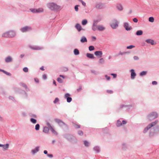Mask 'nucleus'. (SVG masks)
<instances>
[{
  "label": "nucleus",
  "instance_id": "nucleus-1",
  "mask_svg": "<svg viewBox=\"0 0 159 159\" xmlns=\"http://www.w3.org/2000/svg\"><path fill=\"white\" fill-rule=\"evenodd\" d=\"M16 32L13 30L5 31L2 34V37L5 38H13L16 36Z\"/></svg>",
  "mask_w": 159,
  "mask_h": 159
},
{
  "label": "nucleus",
  "instance_id": "nucleus-2",
  "mask_svg": "<svg viewBox=\"0 0 159 159\" xmlns=\"http://www.w3.org/2000/svg\"><path fill=\"white\" fill-rule=\"evenodd\" d=\"M47 7L51 11H57L61 8L60 6L53 2H50L47 3Z\"/></svg>",
  "mask_w": 159,
  "mask_h": 159
},
{
  "label": "nucleus",
  "instance_id": "nucleus-3",
  "mask_svg": "<svg viewBox=\"0 0 159 159\" xmlns=\"http://www.w3.org/2000/svg\"><path fill=\"white\" fill-rule=\"evenodd\" d=\"M158 117V114L157 112L152 111L147 116V118L148 120L152 121L155 119L157 118Z\"/></svg>",
  "mask_w": 159,
  "mask_h": 159
},
{
  "label": "nucleus",
  "instance_id": "nucleus-4",
  "mask_svg": "<svg viewBox=\"0 0 159 159\" xmlns=\"http://www.w3.org/2000/svg\"><path fill=\"white\" fill-rule=\"evenodd\" d=\"M158 122V120H156L153 122H152L149 124L147 127L144 129L143 132L145 133L147 132L148 130L151 128L156 125Z\"/></svg>",
  "mask_w": 159,
  "mask_h": 159
},
{
  "label": "nucleus",
  "instance_id": "nucleus-5",
  "mask_svg": "<svg viewBox=\"0 0 159 159\" xmlns=\"http://www.w3.org/2000/svg\"><path fill=\"white\" fill-rule=\"evenodd\" d=\"M119 23L117 20L114 19L111 20L110 25L112 29H116L118 27Z\"/></svg>",
  "mask_w": 159,
  "mask_h": 159
},
{
  "label": "nucleus",
  "instance_id": "nucleus-6",
  "mask_svg": "<svg viewBox=\"0 0 159 159\" xmlns=\"http://www.w3.org/2000/svg\"><path fill=\"white\" fill-rule=\"evenodd\" d=\"M30 11L33 13H42L43 12L44 10L42 8H30Z\"/></svg>",
  "mask_w": 159,
  "mask_h": 159
},
{
  "label": "nucleus",
  "instance_id": "nucleus-7",
  "mask_svg": "<svg viewBox=\"0 0 159 159\" xmlns=\"http://www.w3.org/2000/svg\"><path fill=\"white\" fill-rule=\"evenodd\" d=\"M32 28L30 26H25L21 28L20 30L22 33H26L32 30Z\"/></svg>",
  "mask_w": 159,
  "mask_h": 159
},
{
  "label": "nucleus",
  "instance_id": "nucleus-8",
  "mask_svg": "<svg viewBox=\"0 0 159 159\" xmlns=\"http://www.w3.org/2000/svg\"><path fill=\"white\" fill-rule=\"evenodd\" d=\"M116 10L119 12L122 11L124 9L123 5L120 3H117L116 5Z\"/></svg>",
  "mask_w": 159,
  "mask_h": 159
},
{
  "label": "nucleus",
  "instance_id": "nucleus-9",
  "mask_svg": "<svg viewBox=\"0 0 159 159\" xmlns=\"http://www.w3.org/2000/svg\"><path fill=\"white\" fill-rule=\"evenodd\" d=\"M123 26L125 29L127 31L132 30V27L130 26L129 24L127 22H125L123 23Z\"/></svg>",
  "mask_w": 159,
  "mask_h": 159
},
{
  "label": "nucleus",
  "instance_id": "nucleus-10",
  "mask_svg": "<svg viewBox=\"0 0 159 159\" xmlns=\"http://www.w3.org/2000/svg\"><path fill=\"white\" fill-rule=\"evenodd\" d=\"M28 46L30 48L33 50H40L43 49L42 47H39L37 46L29 45Z\"/></svg>",
  "mask_w": 159,
  "mask_h": 159
},
{
  "label": "nucleus",
  "instance_id": "nucleus-11",
  "mask_svg": "<svg viewBox=\"0 0 159 159\" xmlns=\"http://www.w3.org/2000/svg\"><path fill=\"white\" fill-rule=\"evenodd\" d=\"M95 7L98 9H102L105 7L104 5L102 3H98L95 5Z\"/></svg>",
  "mask_w": 159,
  "mask_h": 159
},
{
  "label": "nucleus",
  "instance_id": "nucleus-12",
  "mask_svg": "<svg viewBox=\"0 0 159 159\" xmlns=\"http://www.w3.org/2000/svg\"><path fill=\"white\" fill-rule=\"evenodd\" d=\"M70 95L69 93H66L65 94V98L67 99V101L68 102H70L72 101V98L70 97Z\"/></svg>",
  "mask_w": 159,
  "mask_h": 159
},
{
  "label": "nucleus",
  "instance_id": "nucleus-13",
  "mask_svg": "<svg viewBox=\"0 0 159 159\" xmlns=\"http://www.w3.org/2000/svg\"><path fill=\"white\" fill-rule=\"evenodd\" d=\"M75 27L78 32H80L81 30H84L82 28L81 25L79 24H76Z\"/></svg>",
  "mask_w": 159,
  "mask_h": 159
},
{
  "label": "nucleus",
  "instance_id": "nucleus-14",
  "mask_svg": "<svg viewBox=\"0 0 159 159\" xmlns=\"http://www.w3.org/2000/svg\"><path fill=\"white\" fill-rule=\"evenodd\" d=\"M131 74V78L132 79H134L135 78L136 74L134 71V69H131L130 70Z\"/></svg>",
  "mask_w": 159,
  "mask_h": 159
},
{
  "label": "nucleus",
  "instance_id": "nucleus-15",
  "mask_svg": "<svg viewBox=\"0 0 159 159\" xmlns=\"http://www.w3.org/2000/svg\"><path fill=\"white\" fill-rule=\"evenodd\" d=\"M39 147L37 146L31 150V152L33 154H35L39 152Z\"/></svg>",
  "mask_w": 159,
  "mask_h": 159
},
{
  "label": "nucleus",
  "instance_id": "nucleus-16",
  "mask_svg": "<svg viewBox=\"0 0 159 159\" xmlns=\"http://www.w3.org/2000/svg\"><path fill=\"white\" fill-rule=\"evenodd\" d=\"M106 29L105 26L102 25H99L98 26V30L100 31H102Z\"/></svg>",
  "mask_w": 159,
  "mask_h": 159
},
{
  "label": "nucleus",
  "instance_id": "nucleus-17",
  "mask_svg": "<svg viewBox=\"0 0 159 159\" xmlns=\"http://www.w3.org/2000/svg\"><path fill=\"white\" fill-rule=\"evenodd\" d=\"M9 144L8 143L4 145L0 144V147H2L3 149L5 150H7L9 148Z\"/></svg>",
  "mask_w": 159,
  "mask_h": 159
},
{
  "label": "nucleus",
  "instance_id": "nucleus-18",
  "mask_svg": "<svg viewBox=\"0 0 159 159\" xmlns=\"http://www.w3.org/2000/svg\"><path fill=\"white\" fill-rule=\"evenodd\" d=\"M145 42L148 43H150L151 45H154L155 43L153 40L151 39H148L145 40Z\"/></svg>",
  "mask_w": 159,
  "mask_h": 159
},
{
  "label": "nucleus",
  "instance_id": "nucleus-19",
  "mask_svg": "<svg viewBox=\"0 0 159 159\" xmlns=\"http://www.w3.org/2000/svg\"><path fill=\"white\" fill-rule=\"evenodd\" d=\"M80 41L81 43H83L87 42V38L85 36H83L80 39Z\"/></svg>",
  "mask_w": 159,
  "mask_h": 159
},
{
  "label": "nucleus",
  "instance_id": "nucleus-20",
  "mask_svg": "<svg viewBox=\"0 0 159 159\" xmlns=\"http://www.w3.org/2000/svg\"><path fill=\"white\" fill-rule=\"evenodd\" d=\"M94 54L96 56H99L101 57L102 55V52L101 51H97L95 52Z\"/></svg>",
  "mask_w": 159,
  "mask_h": 159
},
{
  "label": "nucleus",
  "instance_id": "nucleus-21",
  "mask_svg": "<svg viewBox=\"0 0 159 159\" xmlns=\"http://www.w3.org/2000/svg\"><path fill=\"white\" fill-rule=\"evenodd\" d=\"M93 149L97 153H99L100 152V148L98 146L94 147L93 148Z\"/></svg>",
  "mask_w": 159,
  "mask_h": 159
},
{
  "label": "nucleus",
  "instance_id": "nucleus-22",
  "mask_svg": "<svg viewBox=\"0 0 159 159\" xmlns=\"http://www.w3.org/2000/svg\"><path fill=\"white\" fill-rule=\"evenodd\" d=\"M92 29L93 31H95L97 29L98 30V26L97 25L96 23L94 22L93 24L92 27Z\"/></svg>",
  "mask_w": 159,
  "mask_h": 159
},
{
  "label": "nucleus",
  "instance_id": "nucleus-23",
  "mask_svg": "<svg viewBox=\"0 0 159 159\" xmlns=\"http://www.w3.org/2000/svg\"><path fill=\"white\" fill-rule=\"evenodd\" d=\"M12 61V58L10 56L7 57L5 59V61L6 63L11 62Z\"/></svg>",
  "mask_w": 159,
  "mask_h": 159
},
{
  "label": "nucleus",
  "instance_id": "nucleus-24",
  "mask_svg": "<svg viewBox=\"0 0 159 159\" xmlns=\"http://www.w3.org/2000/svg\"><path fill=\"white\" fill-rule=\"evenodd\" d=\"M121 148L123 150H126L127 148V144L125 143H123L121 145Z\"/></svg>",
  "mask_w": 159,
  "mask_h": 159
},
{
  "label": "nucleus",
  "instance_id": "nucleus-25",
  "mask_svg": "<svg viewBox=\"0 0 159 159\" xmlns=\"http://www.w3.org/2000/svg\"><path fill=\"white\" fill-rule=\"evenodd\" d=\"M86 56L87 57L91 59H94V57L93 56V55L91 53H87L86 54Z\"/></svg>",
  "mask_w": 159,
  "mask_h": 159
},
{
  "label": "nucleus",
  "instance_id": "nucleus-26",
  "mask_svg": "<svg viewBox=\"0 0 159 159\" xmlns=\"http://www.w3.org/2000/svg\"><path fill=\"white\" fill-rule=\"evenodd\" d=\"M143 34V31L142 30H139L136 32V35L137 36L142 35Z\"/></svg>",
  "mask_w": 159,
  "mask_h": 159
},
{
  "label": "nucleus",
  "instance_id": "nucleus-27",
  "mask_svg": "<svg viewBox=\"0 0 159 159\" xmlns=\"http://www.w3.org/2000/svg\"><path fill=\"white\" fill-rule=\"evenodd\" d=\"M49 129L46 127H43V132L45 133H48L49 132Z\"/></svg>",
  "mask_w": 159,
  "mask_h": 159
},
{
  "label": "nucleus",
  "instance_id": "nucleus-28",
  "mask_svg": "<svg viewBox=\"0 0 159 159\" xmlns=\"http://www.w3.org/2000/svg\"><path fill=\"white\" fill-rule=\"evenodd\" d=\"M147 73V71H142L140 73L139 75L140 76H143L146 75Z\"/></svg>",
  "mask_w": 159,
  "mask_h": 159
},
{
  "label": "nucleus",
  "instance_id": "nucleus-29",
  "mask_svg": "<svg viewBox=\"0 0 159 159\" xmlns=\"http://www.w3.org/2000/svg\"><path fill=\"white\" fill-rule=\"evenodd\" d=\"M74 53L75 55H78L80 53L79 50L77 49H75L74 50Z\"/></svg>",
  "mask_w": 159,
  "mask_h": 159
},
{
  "label": "nucleus",
  "instance_id": "nucleus-30",
  "mask_svg": "<svg viewBox=\"0 0 159 159\" xmlns=\"http://www.w3.org/2000/svg\"><path fill=\"white\" fill-rule=\"evenodd\" d=\"M104 60L103 58H100L98 61V63L100 64H102L104 63Z\"/></svg>",
  "mask_w": 159,
  "mask_h": 159
},
{
  "label": "nucleus",
  "instance_id": "nucleus-31",
  "mask_svg": "<svg viewBox=\"0 0 159 159\" xmlns=\"http://www.w3.org/2000/svg\"><path fill=\"white\" fill-rule=\"evenodd\" d=\"M84 143L85 146L86 147H88L89 145V142L87 140L84 141Z\"/></svg>",
  "mask_w": 159,
  "mask_h": 159
},
{
  "label": "nucleus",
  "instance_id": "nucleus-32",
  "mask_svg": "<svg viewBox=\"0 0 159 159\" xmlns=\"http://www.w3.org/2000/svg\"><path fill=\"white\" fill-rule=\"evenodd\" d=\"M122 125V123L120 121L118 120L117 121L116 126L118 127H120Z\"/></svg>",
  "mask_w": 159,
  "mask_h": 159
},
{
  "label": "nucleus",
  "instance_id": "nucleus-33",
  "mask_svg": "<svg viewBox=\"0 0 159 159\" xmlns=\"http://www.w3.org/2000/svg\"><path fill=\"white\" fill-rule=\"evenodd\" d=\"M30 120L31 123L34 124H35L36 123L37 120L33 118H31Z\"/></svg>",
  "mask_w": 159,
  "mask_h": 159
},
{
  "label": "nucleus",
  "instance_id": "nucleus-34",
  "mask_svg": "<svg viewBox=\"0 0 159 159\" xmlns=\"http://www.w3.org/2000/svg\"><path fill=\"white\" fill-rule=\"evenodd\" d=\"M88 22V21L86 19H84L82 20V24L83 25H86Z\"/></svg>",
  "mask_w": 159,
  "mask_h": 159
},
{
  "label": "nucleus",
  "instance_id": "nucleus-35",
  "mask_svg": "<svg viewBox=\"0 0 159 159\" xmlns=\"http://www.w3.org/2000/svg\"><path fill=\"white\" fill-rule=\"evenodd\" d=\"M50 129L51 130L52 133L53 134H55V135L57 134V133L55 131V130L52 127L51 128H50Z\"/></svg>",
  "mask_w": 159,
  "mask_h": 159
},
{
  "label": "nucleus",
  "instance_id": "nucleus-36",
  "mask_svg": "<svg viewBox=\"0 0 159 159\" xmlns=\"http://www.w3.org/2000/svg\"><path fill=\"white\" fill-rule=\"evenodd\" d=\"M148 20L151 22H153L154 21V18L153 17H150L149 18Z\"/></svg>",
  "mask_w": 159,
  "mask_h": 159
},
{
  "label": "nucleus",
  "instance_id": "nucleus-37",
  "mask_svg": "<svg viewBox=\"0 0 159 159\" xmlns=\"http://www.w3.org/2000/svg\"><path fill=\"white\" fill-rule=\"evenodd\" d=\"M94 50V47L93 46H90L89 47V50L90 51H93Z\"/></svg>",
  "mask_w": 159,
  "mask_h": 159
},
{
  "label": "nucleus",
  "instance_id": "nucleus-38",
  "mask_svg": "<svg viewBox=\"0 0 159 159\" xmlns=\"http://www.w3.org/2000/svg\"><path fill=\"white\" fill-rule=\"evenodd\" d=\"M40 126L39 124H37L35 126V129L36 130H38L39 129Z\"/></svg>",
  "mask_w": 159,
  "mask_h": 159
},
{
  "label": "nucleus",
  "instance_id": "nucleus-39",
  "mask_svg": "<svg viewBox=\"0 0 159 159\" xmlns=\"http://www.w3.org/2000/svg\"><path fill=\"white\" fill-rule=\"evenodd\" d=\"M20 85L26 89H27V87L25 84H24L22 83H21L20 84Z\"/></svg>",
  "mask_w": 159,
  "mask_h": 159
},
{
  "label": "nucleus",
  "instance_id": "nucleus-40",
  "mask_svg": "<svg viewBox=\"0 0 159 159\" xmlns=\"http://www.w3.org/2000/svg\"><path fill=\"white\" fill-rule=\"evenodd\" d=\"M135 47V46L134 45H130L128 46L127 47V48L129 49H132Z\"/></svg>",
  "mask_w": 159,
  "mask_h": 159
},
{
  "label": "nucleus",
  "instance_id": "nucleus-41",
  "mask_svg": "<svg viewBox=\"0 0 159 159\" xmlns=\"http://www.w3.org/2000/svg\"><path fill=\"white\" fill-rule=\"evenodd\" d=\"M134 59V60H138L139 59V57L136 56H135L133 57Z\"/></svg>",
  "mask_w": 159,
  "mask_h": 159
},
{
  "label": "nucleus",
  "instance_id": "nucleus-42",
  "mask_svg": "<svg viewBox=\"0 0 159 159\" xmlns=\"http://www.w3.org/2000/svg\"><path fill=\"white\" fill-rule=\"evenodd\" d=\"M23 70L25 72H27L28 71V68H27L26 67H25L23 68Z\"/></svg>",
  "mask_w": 159,
  "mask_h": 159
},
{
  "label": "nucleus",
  "instance_id": "nucleus-43",
  "mask_svg": "<svg viewBox=\"0 0 159 159\" xmlns=\"http://www.w3.org/2000/svg\"><path fill=\"white\" fill-rule=\"evenodd\" d=\"M59 99L57 98L55 99V100L53 102L54 103H57V102H59Z\"/></svg>",
  "mask_w": 159,
  "mask_h": 159
},
{
  "label": "nucleus",
  "instance_id": "nucleus-44",
  "mask_svg": "<svg viewBox=\"0 0 159 159\" xmlns=\"http://www.w3.org/2000/svg\"><path fill=\"white\" fill-rule=\"evenodd\" d=\"M79 5H76L75 7V9L76 11L77 12L78 11Z\"/></svg>",
  "mask_w": 159,
  "mask_h": 159
},
{
  "label": "nucleus",
  "instance_id": "nucleus-45",
  "mask_svg": "<svg viewBox=\"0 0 159 159\" xmlns=\"http://www.w3.org/2000/svg\"><path fill=\"white\" fill-rule=\"evenodd\" d=\"M126 53H127V52H120L119 53V55H122Z\"/></svg>",
  "mask_w": 159,
  "mask_h": 159
},
{
  "label": "nucleus",
  "instance_id": "nucleus-46",
  "mask_svg": "<svg viewBox=\"0 0 159 159\" xmlns=\"http://www.w3.org/2000/svg\"><path fill=\"white\" fill-rule=\"evenodd\" d=\"M57 80L58 81V82L59 83H62V80L60 78H58L57 79Z\"/></svg>",
  "mask_w": 159,
  "mask_h": 159
},
{
  "label": "nucleus",
  "instance_id": "nucleus-47",
  "mask_svg": "<svg viewBox=\"0 0 159 159\" xmlns=\"http://www.w3.org/2000/svg\"><path fill=\"white\" fill-rule=\"evenodd\" d=\"M91 73L94 74H95V75H96L97 74V72L95 70H91Z\"/></svg>",
  "mask_w": 159,
  "mask_h": 159
},
{
  "label": "nucleus",
  "instance_id": "nucleus-48",
  "mask_svg": "<svg viewBox=\"0 0 159 159\" xmlns=\"http://www.w3.org/2000/svg\"><path fill=\"white\" fill-rule=\"evenodd\" d=\"M133 21L135 23H137L138 21V20L136 18H133Z\"/></svg>",
  "mask_w": 159,
  "mask_h": 159
},
{
  "label": "nucleus",
  "instance_id": "nucleus-49",
  "mask_svg": "<svg viewBox=\"0 0 159 159\" xmlns=\"http://www.w3.org/2000/svg\"><path fill=\"white\" fill-rule=\"evenodd\" d=\"M78 134L80 135H82L83 134V132L82 131H79L78 132Z\"/></svg>",
  "mask_w": 159,
  "mask_h": 159
},
{
  "label": "nucleus",
  "instance_id": "nucleus-50",
  "mask_svg": "<svg viewBox=\"0 0 159 159\" xmlns=\"http://www.w3.org/2000/svg\"><path fill=\"white\" fill-rule=\"evenodd\" d=\"M6 75H11V74L10 73H8V72H6V71H5L4 72V73Z\"/></svg>",
  "mask_w": 159,
  "mask_h": 159
},
{
  "label": "nucleus",
  "instance_id": "nucleus-51",
  "mask_svg": "<svg viewBox=\"0 0 159 159\" xmlns=\"http://www.w3.org/2000/svg\"><path fill=\"white\" fill-rule=\"evenodd\" d=\"M47 125L48 126L49 128V129H50V128H52V127L51 126L50 124L48 123V122H47Z\"/></svg>",
  "mask_w": 159,
  "mask_h": 159
},
{
  "label": "nucleus",
  "instance_id": "nucleus-52",
  "mask_svg": "<svg viewBox=\"0 0 159 159\" xmlns=\"http://www.w3.org/2000/svg\"><path fill=\"white\" fill-rule=\"evenodd\" d=\"M111 75L113 76L114 78H115L116 77L117 75L116 74H111Z\"/></svg>",
  "mask_w": 159,
  "mask_h": 159
},
{
  "label": "nucleus",
  "instance_id": "nucleus-53",
  "mask_svg": "<svg viewBox=\"0 0 159 159\" xmlns=\"http://www.w3.org/2000/svg\"><path fill=\"white\" fill-rule=\"evenodd\" d=\"M43 79L44 80L46 79L47 78L46 75H45V74L43 75Z\"/></svg>",
  "mask_w": 159,
  "mask_h": 159
},
{
  "label": "nucleus",
  "instance_id": "nucleus-54",
  "mask_svg": "<svg viewBox=\"0 0 159 159\" xmlns=\"http://www.w3.org/2000/svg\"><path fill=\"white\" fill-rule=\"evenodd\" d=\"M47 156L50 158H52L53 157V155L52 154H47Z\"/></svg>",
  "mask_w": 159,
  "mask_h": 159
},
{
  "label": "nucleus",
  "instance_id": "nucleus-55",
  "mask_svg": "<svg viewBox=\"0 0 159 159\" xmlns=\"http://www.w3.org/2000/svg\"><path fill=\"white\" fill-rule=\"evenodd\" d=\"M152 84L153 85H156L157 84V82L156 81H153L152 82Z\"/></svg>",
  "mask_w": 159,
  "mask_h": 159
},
{
  "label": "nucleus",
  "instance_id": "nucleus-56",
  "mask_svg": "<svg viewBox=\"0 0 159 159\" xmlns=\"http://www.w3.org/2000/svg\"><path fill=\"white\" fill-rule=\"evenodd\" d=\"M82 89V87H80L78 89H77V90L78 92H80Z\"/></svg>",
  "mask_w": 159,
  "mask_h": 159
},
{
  "label": "nucleus",
  "instance_id": "nucleus-57",
  "mask_svg": "<svg viewBox=\"0 0 159 159\" xmlns=\"http://www.w3.org/2000/svg\"><path fill=\"white\" fill-rule=\"evenodd\" d=\"M105 77L107 78V80H109L110 79V77L109 76H108L107 75H105Z\"/></svg>",
  "mask_w": 159,
  "mask_h": 159
},
{
  "label": "nucleus",
  "instance_id": "nucleus-58",
  "mask_svg": "<svg viewBox=\"0 0 159 159\" xmlns=\"http://www.w3.org/2000/svg\"><path fill=\"white\" fill-rule=\"evenodd\" d=\"M107 92L108 93H113V91L111 90H107Z\"/></svg>",
  "mask_w": 159,
  "mask_h": 159
},
{
  "label": "nucleus",
  "instance_id": "nucleus-59",
  "mask_svg": "<svg viewBox=\"0 0 159 159\" xmlns=\"http://www.w3.org/2000/svg\"><path fill=\"white\" fill-rule=\"evenodd\" d=\"M126 106H125V105H123V104H122V105H120V108H123L124 107H126Z\"/></svg>",
  "mask_w": 159,
  "mask_h": 159
},
{
  "label": "nucleus",
  "instance_id": "nucleus-60",
  "mask_svg": "<svg viewBox=\"0 0 159 159\" xmlns=\"http://www.w3.org/2000/svg\"><path fill=\"white\" fill-rule=\"evenodd\" d=\"M34 80L37 83H38L39 82V80L37 78H34Z\"/></svg>",
  "mask_w": 159,
  "mask_h": 159
},
{
  "label": "nucleus",
  "instance_id": "nucleus-61",
  "mask_svg": "<svg viewBox=\"0 0 159 159\" xmlns=\"http://www.w3.org/2000/svg\"><path fill=\"white\" fill-rule=\"evenodd\" d=\"M81 2L82 3V4L84 6H86L85 3L83 1H82Z\"/></svg>",
  "mask_w": 159,
  "mask_h": 159
},
{
  "label": "nucleus",
  "instance_id": "nucleus-62",
  "mask_svg": "<svg viewBox=\"0 0 159 159\" xmlns=\"http://www.w3.org/2000/svg\"><path fill=\"white\" fill-rule=\"evenodd\" d=\"M127 123V122L125 120H123L122 121V124H123L125 125V124Z\"/></svg>",
  "mask_w": 159,
  "mask_h": 159
},
{
  "label": "nucleus",
  "instance_id": "nucleus-63",
  "mask_svg": "<svg viewBox=\"0 0 159 159\" xmlns=\"http://www.w3.org/2000/svg\"><path fill=\"white\" fill-rule=\"evenodd\" d=\"M154 135V134L152 133L151 132H150L149 133V136L151 137L152 136Z\"/></svg>",
  "mask_w": 159,
  "mask_h": 159
},
{
  "label": "nucleus",
  "instance_id": "nucleus-64",
  "mask_svg": "<svg viewBox=\"0 0 159 159\" xmlns=\"http://www.w3.org/2000/svg\"><path fill=\"white\" fill-rule=\"evenodd\" d=\"M43 152L45 154H48V152L47 150H44L43 151Z\"/></svg>",
  "mask_w": 159,
  "mask_h": 159
}]
</instances>
